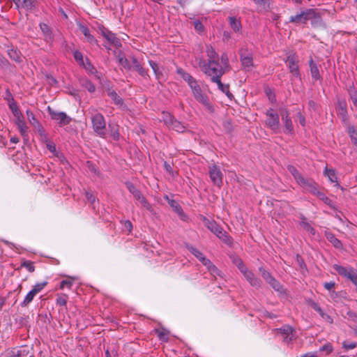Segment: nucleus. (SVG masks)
Listing matches in <instances>:
<instances>
[{"label": "nucleus", "mask_w": 357, "mask_h": 357, "mask_svg": "<svg viewBox=\"0 0 357 357\" xmlns=\"http://www.w3.org/2000/svg\"><path fill=\"white\" fill-rule=\"evenodd\" d=\"M208 61L206 62L219 61V55L211 45H207L206 49Z\"/></svg>", "instance_id": "22"}, {"label": "nucleus", "mask_w": 357, "mask_h": 357, "mask_svg": "<svg viewBox=\"0 0 357 357\" xmlns=\"http://www.w3.org/2000/svg\"><path fill=\"white\" fill-rule=\"evenodd\" d=\"M277 335H280L284 343L289 344L295 339L296 332L292 327L289 326H284L280 328L276 329Z\"/></svg>", "instance_id": "10"}, {"label": "nucleus", "mask_w": 357, "mask_h": 357, "mask_svg": "<svg viewBox=\"0 0 357 357\" xmlns=\"http://www.w3.org/2000/svg\"><path fill=\"white\" fill-rule=\"evenodd\" d=\"M80 31L84 35L87 41L91 44L98 45L97 40L91 34L89 29L84 24L79 23L78 24Z\"/></svg>", "instance_id": "17"}, {"label": "nucleus", "mask_w": 357, "mask_h": 357, "mask_svg": "<svg viewBox=\"0 0 357 357\" xmlns=\"http://www.w3.org/2000/svg\"><path fill=\"white\" fill-rule=\"evenodd\" d=\"M348 91L354 105L357 107V93L356 89L354 87L351 86Z\"/></svg>", "instance_id": "50"}, {"label": "nucleus", "mask_w": 357, "mask_h": 357, "mask_svg": "<svg viewBox=\"0 0 357 357\" xmlns=\"http://www.w3.org/2000/svg\"><path fill=\"white\" fill-rule=\"evenodd\" d=\"M107 95L111 98L114 104L117 105H121L123 104L122 98L116 93L115 91L108 89Z\"/></svg>", "instance_id": "29"}, {"label": "nucleus", "mask_w": 357, "mask_h": 357, "mask_svg": "<svg viewBox=\"0 0 357 357\" xmlns=\"http://www.w3.org/2000/svg\"><path fill=\"white\" fill-rule=\"evenodd\" d=\"M262 278L264 280L268 283L270 280H271L274 277L271 274L270 272L265 270L263 267H260L259 268Z\"/></svg>", "instance_id": "49"}, {"label": "nucleus", "mask_w": 357, "mask_h": 357, "mask_svg": "<svg viewBox=\"0 0 357 357\" xmlns=\"http://www.w3.org/2000/svg\"><path fill=\"white\" fill-rule=\"evenodd\" d=\"M18 130L22 135V136L25 139L28 137L27 130L28 127L26 124L25 121L21 122L20 123L17 124Z\"/></svg>", "instance_id": "43"}, {"label": "nucleus", "mask_w": 357, "mask_h": 357, "mask_svg": "<svg viewBox=\"0 0 357 357\" xmlns=\"http://www.w3.org/2000/svg\"><path fill=\"white\" fill-rule=\"evenodd\" d=\"M289 172L292 174L296 183H298L301 178L303 177L301 174L296 169V168L292 165L288 166Z\"/></svg>", "instance_id": "34"}, {"label": "nucleus", "mask_w": 357, "mask_h": 357, "mask_svg": "<svg viewBox=\"0 0 357 357\" xmlns=\"http://www.w3.org/2000/svg\"><path fill=\"white\" fill-rule=\"evenodd\" d=\"M164 199L168 202L169 206L173 208V210L178 214L179 218L185 220L187 218V215L184 213L183 210L182 209L181 206L179 205V204L174 199H170L168 195H165Z\"/></svg>", "instance_id": "15"}, {"label": "nucleus", "mask_w": 357, "mask_h": 357, "mask_svg": "<svg viewBox=\"0 0 357 357\" xmlns=\"http://www.w3.org/2000/svg\"><path fill=\"white\" fill-rule=\"evenodd\" d=\"M56 303L61 306H65L67 303V296L64 295L57 298Z\"/></svg>", "instance_id": "63"}, {"label": "nucleus", "mask_w": 357, "mask_h": 357, "mask_svg": "<svg viewBox=\"0 0 357 357\" xmlns=\"http://www.w3.org/2000/svg\"><path fill=\"white\" fill-rule=\"evenodd\" d=\"M91 122L93 131L100 137L105 138L106 122L103 115L99 112H96L91 115Z\"/></svg>", "instance_id": "5"}, {"label": "nucleus", "mask_w": 357, "mask_h": 357, "mask_svg": "<svg viewBox=\"0 0 357 357\" xmlns=\"http://www.w3.org/2000/svg\"><path fill=\"white\" fill-rule=\"evenodd\" d=\"M155 333H157L160 340H168V333L165 329H155Z\"/></svg>", "instance_id": "52"}, {"label": "nucleus", "mask_w": 357, "mask_h": 357, "mask_svg": "<svg viewBox=\"0 0 357 357\" xmlns=\"http://www.w3.org/2000/svg\"><path fill=\"white\" fill-rule=\"evenodd\" d=\"M126 185L128 190V191L132 194V195L138 190V189L136 188L135 185L130 182H126Z\"/></svg>", "instance_id": "61"}, {"label": "nucleus", "mask_w": 357, "mask_h": 357, "mask_svg": "<svg viewBox=\"0 0 357 357\" xmlns=\"http://www.w3.org/2000/svg\"><path fill=\"white\" fill-rule=\"evenodd\" d=\"M190 89L196 100L205 106L208 110L212 112L213 107L209 102L208 97L203 92L197 82L195 84L192 86Z\"/></svg>", "instance_id": "7"}, {"label": "nucleus", "mask_w": 357, "mask_h": 357, "mask_svg": "<svg viewBox=\"0 0 357 357\" xmlns=\"http://www.w3.org/2000/svg\"><path fill=\"white\" fill-rule=\"evenodd\" d=\"M268 283L275 291L280 293H282L284 291L283 286L275 278H273Z\"/></svg>", "instance_id": "33"}, {"label": "nucleus", "mask_w": 357, "mask_h": 357, "mask_svg": "<svg viewBox=\"0 0 357 357\" xmlns=\"http://www.w3.org/2000/svg\"><path fill=\"white\" fill-rule=\"evenodd\" d=\"M333 268L340 275L348 278L356 286L357 285V273L353 268H347L337 264H335Z\"/></svg>", "instance_id": "9"}, {"label": "nucleus", "mask_w": 357, "mask_h": 357, "mask_svg": "<svg viewBox=\"0 0 357 357\" xmlns=\"http://www.w3.org/2000/svg\"><path fill=\"white\" fill-rule=\"evenodd\" d=\"M265 114L266 116V125L274 132L278 133L280 131V118L278 114L273 108L267 109Z\"/></svg>", "instance_id": "6"}, {"label": "nucleus", "mask_w": 357, "mask_h": 357, "mask_svg": "<svg viewBox=\"0 0 357 357\" xmlns=\"http://www.w3.org/2000/svg\"><path fill=\"white\" fill-rule=\"evenodd\" d=\"M208 271L214 278L216 276H222L221 271L215 266H213Z\"/></svg>", "instance_id": "60"}, {"label": "nucleus", "mask_w": 357, "mask_h": 357, "mask_svg": "<svg viewBox=\"0 0 357 357\" xmlns=\"http://www.w3.org/2000/svg\"><path fill=\"white\" fill-rule=\"evenodd\" d=\"M209 176L213 183L220 187L222 183V173L217 165H214L209 167Z\"/></svg>", "instance_id": "14"}, {"label": "nucleus", "mask_w": 357, "mask_h": 357, "mask_svg": "<svg viewBox=\"0 0 357 357\" xmlns=\"http://www.w3.org/2000/svg\"><path fill=\"white\" fill-rule=\"evenodd\" d=\"M149 63L151 68L153 69L156 79L160 80L161 79V77H162V73L159 70L158 65L152 60L149 61Z\"/></svg>", "instance_id": "39"}, {"label": "nucleus", "mask_w": 357, "mask_h": 357, "mask_svg": "<svg viewBox=\"0 0 357 357\" xmlns=\"http://www.w3.org/2000/svg\"><path fill=\"white\" fill-rule=\"evenodd\" d=\"M298 184L303 188L305 192L315 195L319 191L317 183L312 178L303 177Z\"/></svg>", "instance_id": "11"}, {"label": "nucleus", "mask_w": 357, "mask_h": 357, "mask_svg": "<svg viewBox=\"0 0 357 357\" xmlns=\"http://www.w3.org/2000/svg\"><path fill=\"white\" fill-rule=\"evenodd\" d=\"M228 21L229 22V25L231 28L235 32H239L241 30V23L239 20H238L236 17H229Z\"/></svg>", "instance_id": "24"}, {"label": "nucleus", "mask_w": 357, "mask_h": 357, "mask_svg": "<svg viewBox=\"0 0 357 357\" xmlns=\"http://www.w3.org/2000/svg\"><path fill=\"white\" fill-rule=\"evenodd\" d=\"M356 347V343L355 342H347V341H344L343 342V347L344 349H346L347 350H349V349H354L355 347Z\"/></svg>", "instance_id": "62"}, {"label": "nucleus", "mask_w": 357, "mask_h": 357, "mask_svg": "<svg viewBox=\"0 0 357 357\" xmlns=\"http://www.w3.org/2000/svg\"><path fill=\"white\" fill-rule=\"evenodd\" d=\"M325 236L326 239L333 244V245L337 249H342L343 248L341 241L337 239L335 236L331 231H326Z\"/></svg>", "instance_id": "21"}, {"label": "nucleus", "mask_w": 357, "mask_h": 357, "mask_svg": "<svg viewBox=\"0 0 357 357\" xmlns=\"http://www.w3.org/2000/svg\"><path fill=\"white\" fill-rule=\"evenodd\" d=\"M81 66H82L88 72H89L90 73H94V72L96 71V69L95 68L93 67V66L91 63L90 61H89V60H86V62H84V64H82Z\"/></svg>", "instance_id": "56"}, {"label": "nucleus", "mask_w": 357, "mask_h": 357, "mask_svg": "<svg viewBox=\"0 0 357 357\" xmlns=\"http://www.w3.org/2000/svg\"><path fill=\"white\" fill-rule=\"evenodd\" d=\"M34 128L37 130V132H38L39 135L40 136L41 139L44 142H48V136H47V134L46 133L44 128L43 127V126L40 123Z\"/></svg>", "instance_id": "41"}, {"label": "nucleus", "mask_w": 357, "mask_h": 357, "mask_svg": "<svg viewBox=\"0 0 357 357\" xmlns=\"http://www.w3.org/2000/svg\"><path fill=\"white\" fill-rule=\"evenodd\" d=\"M138 202L142 207H144V208H146L147 211H149L151 213H155L154 208H153L152 204H151L148 202V200L146 199L145 197H143Z\"/></svg>", "instance_id": "36"}, {"label": "nucleus", "mask_w": 357, "mask_h": 357, "mask_svg": "<svg viewBox=\"0 0 357 357\" xmlns=\"http://www.w3.org/2000/svg\"><path fill=\"white\" fill-rule=\"evenodd\" d=\"M220 240H222L228 246L231 247L233 245V238L228 234L224 229L218 236Z\"/></svg>", "instance_id": "26"}, {"label": "nucleus", "mask_w": 357, "mask_h": 357, "mask_svg": "<svg viewBox=\"0 0 357 357\" xmlns=\"http://www.w3.org/2000/svg\"><path fill=\"white\" fill-rule=\"evenodd\" d=\"M234 263L251 286L256 288L261 287L262 283L261 280L259 278H257L255 274L246 267L240 258L235 259Z\"/></svg>", "instance_id": "2"}, {"label": "nucleus", "mask_w": 357, "mask_h": 357, "mask_svg": "<svg viewBox=\"0 0 357 357\" xmlns=\"http://www.w3.org/2000/svg\"><path fill=\"white\" fill-rule=\"evenodd\" d=\"M339 113L342 117V121L346 122L348 120L347 104L344 101H338Z\"/></svg>", "instance_id": "25"}, {"label": "nucleus", "mask_w": 357, "mask_h": 357, "mask_svg": "<svg viewBox=\"0 0 357 357\" xmlns=\"http://www.w3.org/2000/svg\"><path fill=\"white\" fill-rule=\"evenodd\" d=\"M48 112L51 118L57 121L61 126L69 124L72 120L71 118L63 112H55L50 107H48Z\"/></svg>", "instance_id": "13"}, {"label": "nucleus", "mask_w": 357, "mask_h": 357, "mask_svg": "<svg viewBox=\"0 0 357 357\" xmlns=\"http://www.w3.org/2000/svg\"><path fill=\"white\" fill-rule=\"evenodd\" d=\"M131 61L132 63V66L134 69L144 78H146L149 77V74L147 70H145L141 63L138 61L136 57L130 56Z\"/></svg>", "instance_id": "19"}, {"label": "nucleus", "mask_w": 357, "mask_h": 357, "mask_svg": "<svg viewBox=\"0 0 357 357\" xmlns=\"http://www.w3.org/2000/svg\"><path fill=\"white\" fill-rule=\"evenodd\" d=\"M317 17L319 16L314 9L307 8L301 10L299 13L295 15H291L289 17V22L296 25L305 24L308 20L315 19Z\"/></svg>", "instance_id": "3"}, {"label": "nucleus", "mask_w": 357, "mask_h": 357, "mask_svg": "<svg viewBox=\"0 0 357 357\" xmlns=\"http://www.w3.org/2000/svg\"><path fill=\"white\" fill-rule=\"evenodd\" d=\"M177 73L178 75H181V77L185 82H188L190 87H191L192 86H193L194 84H196L197 80L192 76H191L189 73L184 71L183 69H181V68L178 69Z\"/></svg>", "instance_id": "23"}, {"label": "nucleus", "mask_w": 357, "mask_h": 357, "mask_svg": "<svg viewBox=\"0 0 357 357\" xmlns=\"http://www.w3.org/2000/svg\"><path fill=\"white\" fill-rule=\"evenodd\" d=\"M221 63H222V66L225 68V70H227V68L229 67V59H228V56H227V54L226 53H223L222 55H221Z\"/></svg>", "instance_id": "57"}, {"label": "nucleus", "mask_w": 357, "mask_h": 357, "mask_svg": "<svg viewBox=\"0 0 357 357\" xmlns=\"http://www.w3.org/2000/svg\"><path fill=\"white\" fill-rule=\"evenodd\" d=\"M40 28L42 32L43 33L45 37L46 38V39H48V40L53 39V35H52V31L47 24H46L45 23H40Z\"/></svg>", "instance_id": "30"}, {"label": "nucleus", "mask_w": 357, "mask_h": 357, "mask_svg": "<svg viewBox=\"0 0 357 357\" xmlns=\"http://www.w3.org/2000/svg\"><path fill=\"white\" fill-rule=\"evenodd\" d=\"M300 225L305 231L309 232L310 234H315V229L310 225L309 222H307L306 218L305 217L302 216Z\"/></svg>", "instance_id": "31"}, {"label": "nucleus", "mask_w": 357, "mask_h": 357, "mask_svg": "<svg viewBox=\"0 0 357 357\" xmlns=\"http://www.w3.org/2000/svg\"><path fill=\"white\" fill-rule=\"evenodd\" d=\"M194 24V26H195V29L196 31H204V25L202 24V23L199 21V20H196L193 22Z\"/></svg>", "instance_id": "64"}, {"label": "nucleus", "mask_w": 357, "mask_h": 357, "mask_svg": "<svg viewBox=\"0 0 357 357\" xmlns=\"http://www.w3.org/2000/svg\"><path fill=\"white\" fill-rule=\"evenodd\" d=\"M284 126V132L291 134L294 132L293 123L291 118L282 120Z\"/></svg>", "instance_id": "37"}, {"label": "nucleus", "mask_w": 357, "mask_h": 357, "mask_svg": "<svg viewBox=\"0 0 357 357\" xmlns=\"http://www.w3.org/2000/svg\"><path fill=\"white\" fill-rule=\"evenodd\" d=\"M324 174L328 177L331 183H336L337 185H339L335 171L333 169H328L326 167L324 169Z\"/></svg>", "instance_id": "27"}, {"label": "nucleus", "mask_w": 357, "mask_h": 357, "mask_svg": "<svg viewBox=\"0 0 357 357\" xmlns=\"http://www.w3.org/2000/svg\"><path fill=\"white\" fill-rule=\"evenodd\" d=\"M21 267L25 268L30 273H33L35 271L34 264L31 261L24 260L21 263Z\"/></svg>", "instance_id": "47"}, {"label": "nucleus", "mask_w": 357, "mask_h": 357, "mask_svg": "<svg viewBox=\"0 0 357 357\" xmlns=\"http://www.w3.org/2000/svg\"><path fill=\"white\" fill-rule=\"evenodd\" d=\"M189 251L196 257L201 262L202 261V259H204L205 257L204 255L197 248L190 246L188 248Z\"/></svg>", "instance_id": "48"}, {"label": "nucleus", "mask_w": 357, "mask_h": 357, "mask_svg": "<svg viewBox=\"0 0 357 357\" xmlns=\"http://www.w3.org/2000/svg\"><path fill=\"white\" fill-rule=\"evenodd\" d=\"M309 66L312 79L314 81L321 80V76L319 73V67L312 58L309 60Z\"/></svg>", "instance_id": "18"}, {"label": "nucleus", "mask_w": 357, "mask_h": 357, "mask_svg": "<svg viewBox=\"0 0 357 357\" xmlns=\"http://www.w3.org/2000/svg\"><path fill=\"white\" fill-rule=\"evenodd\" d=\"M161 120L165 125L169 129L176 132L183 133L185 131V126L168 112H162Z\"/></svg>", "instance_id": "4"}, {"label": "nucleus", "mask_w": 357, "mask_h": 357, "mask_svg": "<svg viewBox=\"0 0 357 357\" xmlns=\"http://www.w3.org/2000/svg\"><path fill=\"white\" fill-rule=\"evenodd\" d=\"M85 196H86V198L88 201V202H89L91 204L93 205V207L94 208L95 206H94V204L96 202V197L95 196L90 192H86L85 193Z\"/></svg>", "instance_id": "58"}, {"label": "nucleus", "mask_w": 357, "mask_h": 357, "mask_svg": "<svg viewBox=\"0 0 357 357\" xmlns=\"http://www.w3.org/2000/svg\"><path fill=\"white\" fill-rule=\"evenodd\" d=\"M109 126L111 128V136L114 140H119L120 135L117 128V126L109 124Z\"/></svg>", "instance_id": "51"}, {"label": "nucleus", "mask_w": 357, "mask_h": 357, "mask_svg": "<svg viewBox=\"0 0 357 357\" xmlns=\"http://www.w3.org/2000/svg\"><path fill=\"white\" fill-rule=\"evenodd\" d=\"M213 82L217 84L218 89H219L222 92H223L224 93H225L228 98H231V97H232L233 96H232V94L229 92V85H227H227L223 84L221 82V79H217V80L214 81Z\"/></svg>", "instance_id": "28"}, {"label": "nucleus", "mask_w": 357, "mask_h": 357, "mask_svg": "<svg viewBox=\"0 0 357 357\" xmlns=\"http://www.w3.org/2000/svg\"><path fill=\"white\" fill-rule=\"evenodd\" d=\"M23 6L29 10H31L35 6L34 0H23Z\"/></svg>", "instance_id": "59"}, {"label": "nucleus", "mask_w": 357, "mask_h": 357, "mask_svg": "<svg viewBox=\"0 0 357 357\" xmlns=\"http://www.w3.org/2000/svg\"><path fill=\"white\" fill-rule=\"evenodd\" d=\"M195 61L202 71L211 77L212 82L221 79L222 76L226 72V70H225V68L220 64L219 61L206 62L202 56L197 57Z\"/></svg>", "instance_id": "1"}, {"label": "nucleus", "mask_w": 357, "mask_h": 357, "mask_svg": "<svg viewBox=\"0 0 357 357\" xmlns=\"http://www.w3.org/2000/svg\"><path fill=\"white\" fill-rule=\"evenodd\" d=\"M47 284V282L36 283L32 288V290L37 294L40 293Z\"/></svg>", "instance_id": "54"}, {"label": "nucleus", "mask_w": 357, "mask_h": 357, "mask_svg": "<svg viewBox=\"0 0 357 357\" xmlns=\"http://www.w3.org/2000/svg\"><path fill=\"white\" fill-rule=\"evenodd\" d=\"M102 36L112 45H114L115 47H119L121 46V42L116 37L115 34L111 32L110 31L103 29L101 31Z\"/></svg>", "instance_id": "16"}, {"label": "nucleus", "mask_w": 357, "mask_h": 357, "mask_svg": "<svg viewBox=\"0 0 357 357\" xmlns=\"http://www.w3.org/2000/svg\"><path fill=\"white\" fill-rule=\"evenodd\" d=\"M9 57L17 63L22 61V56L20 52L14 49H10L8 50Z\"/></svg>", "instance_id": "32"}, {"label": "nucleus", "mask_w": 357, "mask_h": 357, "mask_svg": "<svg viewBox=\"0 0 357 357\" xmlns=\"http://www.w3.org/2000/svg\"><path fill=\"white\" fill-rule=\"evenodd\" d=\"M298 56L294 52L288 54L284 62L287 64L289 72L296 78H301V73L298 66Z\"/></svg>", "instance_id": "8"}, {"label": "nucleus", "mask_w": 357, "mask_h": 357, "mask_svg": "<svg viewBox=\"0 0 357 357\" xmlns=\"http://www.w3.org/2000/svg\"><path fill=\"white\" fill-rule=\"evenodd\" d=\"M348 132L349 134V136L352 140V142L357 144V132L355 130V128L354 126H349L348 128Z\"/></svg>", "instance_id": "53"}, {"label": "nucleus", "mask_w": 357, "mask_h": 357, "mask_svg": "<svg viewBox=\"0 0 357 357\" xmlns=\"http://www.w3.org/2000/svg\"><path fill=\"white\" fill-rule=\"evenodd\" d=\"M74 282V279L72 277H68L66 280H63L60 283V289H63L64 288L70 289Z\"/></svg>", "instance_id": "44"}, {"label": "nucleus", "mask_w": 357, "mask_h": 357, "mask_svg": "<svg viewBox=\"0 0 357 357\" xmlns=\"http://www.w3.org/2000/svg\"><path fill=\"white\" fill-rule=\"evenodd\" d=\"M81 84L83 87H84L88 91L93 93L96 91L95 85L89 79H84L81 82Z\"/></svg>", "instance_id": "38"}, {"label": "nucleus", "mask_w": 357, "mask_h": 357, "mask_svg": "<svg viewBox=\"0 0 357 357\" xmlns=\"http://www.w3.org/2000/svg\"><path fill=\"white\" fill-rule=\"evenodd\" d=\"M240 59L244 70H250L253 66L252 54L247 48L240 50Z\"/></svg>", "instance_id": "12"}, {"label": "nucleus", "mask_w": 357, "mask_h": 357, "mask_svg": "<svg viewBox=\"0 0 357 357\" xmlns=\"http://www.w3.org/2000/svg\"><path fill=\"white\" fill-rule=\"evenodd\" d=\"M36 294L31 289L26 295L24 301L21 303L22 307H26L30 303L32 302Z\"/></svg>", "instance_id": "35"}, {"label": "nucleus", "mask_w": 357, "mask_h": 357, "mask_svg": "<svg viewBox=\"0 0 357 357\" xmlns=\"http://www.w3.org/2000/svg\"><path fill=\"white\" fill-rule=\"evenodd\" d=\"M204 221L207 228L216 236L223 230V229L214 221H210L206 218H204Z\"/></svg>", "instance_id": "20"}, {"label": "nucleus", "mask_w": 357, "mask_h": 357, "mask_svg": "<svg viewBox=\"0 0 357 357\" xmlns=\"http://www.w3.org/2000/svg\"><path fill=\"white\" fill-rule=\"evenodd\" d=\"M73 56H74V58L75 59V61L78 63L79 65H82V64H84V58H83V54L81 52L79 51H75L73 52Z\"/></svg>", "instance_id": "55"}, {"label": "nucleus", "mask_w": 357, "mask_h": 357, "mask_svg": "<svg viewBox=\"0 0 357 357\" xmlns=\"http://www.w3.org/2000/svg\"><path fill=\"white\" fill-rule=\"evenodd\" d=\"M26 113L27 115L28 121L33 127H36V126L40 124V122L37 120L34 114L31 110L27 109Z\"/></svg>", "instance_id": "42"}, {"label": "nucleus", "mask_w": 357, "mask_h": 357, "mask_svg": "<svg viewBox=\"0 0 357 357\" xmlns=\"http://www.w3.org/2000/svg\"><path fill=\"white\" fill-rule=\"evenodd\" d=\"M8 105L14 116H17L22 113L13 98H11V100L9 101Z\"/></svg>", "instance_id": "40"}, {"label": "nucleus", "mask_w": 357, "mask_h": 357, "mask_svg": "<svg viewBox=\"0 0 357 357\" xmlns=\"http://www.w3.org/2000/svg\"><path fill=\"white\" fill-rule=\"evenodd\" d=\"M119 62L123 68L126 70L131 69V65L130 64L129 60L126 56L119 55Z\"/></svg>", "instance_id": "46"}, {"label": "nucleus", "mask_w": 357, "mask_h": 357, "mask_svg": "<svg viewBox=\"0 0 357 357\" xmlns=\"http://www.w3.org/2000/svg\"><path fill=\"white\" fill-rule=\"evenodd\" d=\"M319 199L323 201L326 204L332 206L333 202L328 198L324 192H320L319 190L315 195Z\"/></svg>", "instance_id": "45"}]
</instances>
